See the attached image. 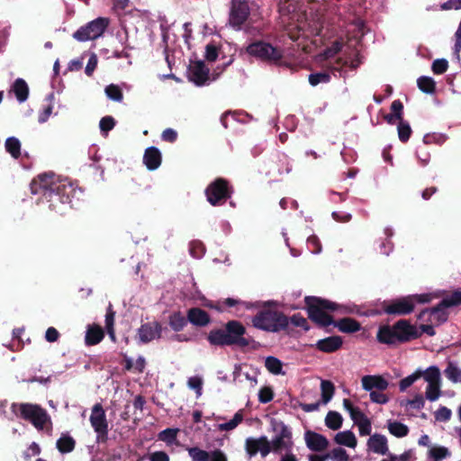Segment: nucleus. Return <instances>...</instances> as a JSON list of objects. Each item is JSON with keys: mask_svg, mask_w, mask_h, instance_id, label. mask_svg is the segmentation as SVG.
Wrapping results in <instances>:
<instances>
[{"mask_svg": "<svg viewBox=\"0 0 461 461\" xmlns=\"http://www.w3.org/2000/svg\"><path fill=\"white\" fill-rule=\"evenodd\" d=\"M206 339L212 347H249L252 349L258 347V342L247 334L246 327L237 320L229 321L221 328L211 330Z\"/></svg>", "mask_w": 461, "mask_h": 461, "instance_id": "f257e3e1", "label": "nucleus"}, {"mask_svg": "<svg viewBox=\"0 0 461 461\" xmlns=\"http://www.w3.org/2000/svg\"><path fill=\"white\" fill-rule=\"evenodd\" d=\"M421 337V332L408 320L401 319L393 325H383L376 333L377 341L388 346L403 344Z\"/></svg>", "mask_w": 461, "mask_h": 461, "instance_id": "f03ea898", "label": "nucleus"}, {"mask_svg": "<svg viewBox=\"0 0 461 461\" xmlns=\"http://www.w3.org/2000/svg\"><path fill=\"white\" fill-rule=\"evenodd\" d=\"M56 179L58 175L54 172H45L34 177L30 185L32 194H41L42 202L48 203L49 208L52 211L59 210L60 204H66L57 189L53 187Z\"/></svg>", "mask_w": 461, "mask_h": 461, "instance_id": "7ed1b4c3", "label": "nucleus"}, {"mask_svg": "<svg viewBox=\"0 0 461 461\" xmlns=\"http://www.w3.org/2000/svg\"><path fill=\"white\" fill-rule=\"evenodd\" d=\"M308 318L318 327L327 328L334 322L330 312L338 310V304L317 296L304 298Z\"/></svg>", "mask_w": 461, "mask_h": 461, "instance_id": "20e7f679", "label": "nucleus"}, {"mask_svg": "<svg viewBox=\"0 0 461 461\" xmlns=\"http://www.w3.org/2000/svg\"><path fill=\"white\" fill-rule=\"evenodd\" d=\"M251 322L256 329L277 333L288 328L289 318L280 311L263 309L257 312Z\"/></svg>", "mask_w": 461, "mask_h": 461, "instance_id": "39448f33", "label": "nucleus"}, {"mask_svg": "<svg viewBox=\"0 0 461 461\" xmlns=\"http://www.w3.org/2000/svg\"><path fill=\"white\" fill-rule=\"evenodd\" d=\"M11 411L17 417L31 422L38 430H42L51 420L47 411L39 404L29 402H13Z\"/></svg>", "mask_w": 461, "mask_h": 461, "instance_id": "423d86ee", "label": "nucleus"}, {"mask_svg": "<svg viewBox=\"0 0 461 461\" xmlns=\"http://www.w3.org/2000/svg\"><path fill=\"white\" fill-rule=\"evenodd\" d=\"M247 52L262 61L276 66L288 67V64L284 61V50L279 47H275L272 44L258 41L250 43L247 47Z\"/></svg>", "mask_w": 461, "mask_h": 461, "instance_id": "0eeeda50", "label": "nucleus"}, {"mask_svg": "<svg viewBox=\"0 0 461 461\" xmlns=\"http://www.w3.org/2000/svg\"><path fill=\"white\" fill-rule=\"evenodd\" d=\"M204 194L211 205L220 206L231 197L233 187L227 179L217 177L207 185Z\"/></svg>", "mask_w": 461, "mask_h": 461, "instance_id": "6e6552de", "label": "nucleus"}, {"mask_svg": "<svg viewBox=\"0 0 461 461\" xmlns=\"http://www.w3.org/2000/svg\"><path fill=\"white\" fill-rule=\"evenodd\" d=\"M108 24L109 20L107 18L98 17L81 26L73 33V38L78 41L95 40L104 32Z\"/></svg>", "mask_w": 461, "mask_h": 461, "instance_id": "1a4fd4ad", "label": "nucleus"}, {"mask_svg": "<svg viewBox=\"0 0 461 461\" xmlns=\"http://www.w3.org/2000/svg\"><path fill=\"white\" fill-rule=\"evenodd\" d=\"M89 421L94 431L96 433V441L98 443L106 442L108 439L109 428L105 411L101 403H95L93 406Z\"/></svg>", "mask_w": 461, "mask_h": 461, "instance_id": "9d476101", "label": "nucleus"}, {"mask_svg": "<svg viewBox=\"0 0 461 461\" xmlns=\"http://www.w3.org/2000/svg\"><path fill=\"white\" fill-rule=\"evenodd\" d=\"M274 430L277 433L270 442L271 451L279 453L282 449L291 450L293 447L292 431L283 421L274 423Z\"/></svg>", "mask_w": 461, "mask_h": 461, "instance_id": "9b49d317", "label": "nucleus"}, {"mask_svg": "<svg viewBox=\"0 0 461 461\" xmlns=\"http://www.w3.org/2000/svg\"><path fill=\"white\" fill-rule=\"evenodd\" d=\"M250 14V9L246 0H231L229 15V23L231 27L240 30Z\"/></svg>", "mask_w": 461, "mask_h": 461, "instance_id": "f8f14e48", "label": "nucleus"}, {"mask_svg": "<svg viewBox=\"0 0 461 461\" xmlns=\"http://www.w3.org/2000/svg\"><path fill=\"white\" fill-rule=\"evenodd\" d=\"M382 310L389 315H407L413 312L414 305L410 296H404L382 303Z\"/></svg>", "mask_w": 461, "mask_h": 461, "instance_id": "ddd939ff", "label": "nucleus"}, {"mask_svg": "<svg viewBox=\"0 0 461 461\" xmlns=\"http://www.w3.org/2000/svg\"><path fill=\"white\" fill-rule=\"evenodd\" d=\"M461 304V291H455L451 295L443 298L438 304L429 309V313L439 322H444L447 320L448 312L447 309L453 306Z\"/></svg>", "mask_w": 461, "mask_h": 461, "instance_id": "4468645a", "label": "nucleus"}, {"mask_svg": "<svg viewBox=\"0 0 461 461\" xmlns=\"http://www.w3.org/2000/svg\"><path fill=\"white\" fill-rule=\"evenodd\" d=\"M245 450L250 457L258 452L262 457H266L271 452V444L266 436L258 438H248L245 441Z\"/></svg>", "mask_w": 461, "mask_h": 461, "instance_id": "2eb2a0df", "label": "nucleus"}, {"mask_svg": "<svg viewBox=\"0 0 461 461\" xmlns=\"http://www.w3.org/2000/svg\"><path fill=\"white\" fill-rule=\"evenodd\" d=\"M162 333V325L158 321L146 322L138 329L139 339L147 344L156 339H159Z\"/></svg>", "mask_w": 461, "mask_h": 461, "instance_id": "dca6fc26", "label": "nucleus"}, {"mask_svg": "<svg viewBox=\"0 0 461 461\" xmlns=\"http://www.w3.org/2000/svg\"><path fill=\"white\" fill-rule=\"evenodd\" d=\"M209 72L203 60L194 61L188 68V78L196 86H203L209 79Z\"/></svg>", "mask_w": 461, "mask_h": 461, "instance_id": "f3484780", "label": "nucleus"}, {"mask_svg": "<svg viewBox=\"0 0 461 461\" xmlns=\"http://www.w3.org/2000/svg\"><path fill=\"white\" fill-rule=\"evenodd\" d=\"M304 440L307 447L313 452L325 451L330 445L328 438L324 435L312 430L305 431Z\"/></svg>", "mask_w": 461, "mask_h": 461, "instance_id": "a211bd4d", "label": "nucleus"}, {"mask_svg": "<svg viewBox=\"0 0 461 461\" xmlns=\"http://www.w3.org/2000/svg\"><path fill=\"white\" fill-rule=\"evenodd\" d=\"M57 192L59 194L61 200L65 203H70L72 198L75 195L76 189L74 185L68 179H63L58 176V179L55 180V185H53Z\"/></svg>", "mask_w": 461, "mask_h": 461, "instance_id": "6ab92c4d", "label": "nucleus"}, {"mask_svg": "<svg viewBox=\"0 0 461 461\" xmlns=\"http://www.w3.org/2000/svg\"><path fill=\"white\" fill-rule=\"evenodd\" d=\"M361 382L363 389L369 392H372L373 389L383 392L389 385L388 381L381 375H365L362 377Z\"/></svg>", "mask_w": 461, "mask_h": 461, "instance_id": "aec40b11", "label": "nucleus"}, {"mask_svg": "<svg viewBox=\"0 0 461 461\" xmlns=\"http://www.w3.org/2000/svg\"><path fill=\"white\" fill-rule=\"evenodd\" d=\"M187 321L194 326L205 327L211 322V317L206 311L193 307L187 311Z\"/></svg>", "mask_w": 461, "mask_h": 461, "instance_id": "412c9836", "label": "nucleus"}, {"mask_svg": "<svg viewBox=\"0 0 461 461\" xmlns=\"http://www.w3.org/2000/svg\"><path fill=\"white\" fill-rule=\"evenodd\" d=\"M343 344L342 338L339 336H330L322 339H319L315 348L324 353H333L339 350Z\"/></svg>", "mask_w": 461, "mask_h": 461, "instance_id": "4be33fe9", "label": "nucleus"}, {"mask_svg": "<svg viewBox=\"0 0 461 461\" xmlns=\"http://www.w3.org/2000/svg\"><path fill=\"white\" fill-rule=\"evenodd\" d=\"M162 157L159 149L154 146L145 149L143 163L149 170H156L161 165Z\"/></svg>", "mask_w": 461, "mask_h": 461, "instance_id": "5701e85b", "label": "nucleus"}, {"mask_svg": "<svg viewBox=\"0 0 461 461\" xmlns=\"http://www.w3.org/2000/svg\"><path fill=\"white\" fill-rule=\"evenodd\" d=\"M368 447L376 454L385 455L388 452L387 438L381 434L372 435L367 441Z\"/></svg>", "mask_w": 461, "mask_h": 461, "instance_id": "b1692460", "label": "nucleus"}, {"mask_svg": "<svg viewBox=\"0 0 461 461\" xmlns=\"http://www.w3.org/2000/svg\"><path fill=\"white\" fill-rule=\"evenodd\" d=\"M331 325L337 327L339 330L343 333H355L361 330L360 322L350 317H345L339 321H334Z\"/></svg>", "mask_w": 461, "mask_h": 461, "instance_id": "393cba45", "label": "nucleus"}, {"mask_svg": "<svg viewBox=\"0 0 461 461\" xmlns=\"http://www.w3.org/2000/svg\"><path fill=\"white\" fill-rule=\"evenodd\" d=\"M104 337L103 329L98 325L89 326L85 337V343L87 346H94L100 343Z\"/></svg>", "mask_w": 461, "mask_h": 461, "instance_id": "a878e982", "label": "nucleus"}, {"mask_svg": "<svg viewBox=\"0 0 461 461\" xmlns=\"http://www.w3.org/2000/svg\"><path fill=\"white\" fill-rule=\"evenodd\" d=\"M334 442L339 446L355 448L357 444V438L351 430H345L337 433L334 437Z\"/></svg>", "mask_w": 461, "mask_h": 461, "instance_id": "bb28decb", "label": "nucleus"}, {"mask_svg": "<svg viewBox=\"0 0 461 461\" xmlns=\"http://www.w3.org/2000/svg\"><path fill=\"white\" fill-rule=\"evenodd\" d=\"M187 322V317L185 318L180 311L172 312L168 317V324L176 332L183 330Z\"/></svg>", "mask_w": 461, "mask_h": 461, "instance_id": "cd10ccee", "label": "nucleus"}, {"mask_svg": "<svg viewBox=\"0 0 461 461\" xmlns=\"http://www.w3.org/2000/svg\"><path fill=\"white\" fill-rule=\"evenodd\" d=\"M76 447V440L68 434H62L56 442V447L61 454L72 452Z\"/></svg>", "mask_w": 461, "mask_h": 461, "instance_id": "c85d7f7f", "label": "nucleus"}, {"mask_svg": "<svg viewBox=\"0 0 461 461\" xmlns=\"http://www.w3.org/2000/svg\"><path fill=\"white\" fill-rule=\"evenodd\" d=\"M12 90L19 102H24L29 95V87L25 80L17 78L13 84Z\"/></svg>", "mask_w": 461, "mask_h": 461, "instance_id": "c756f323", "label": "nucleus"}, {"mask_svg": "<svg viewBox=\"0 0 461 461\" xmlns=\"http://www.w3.org/2000/svg\"><path fill=\"white\" fill-rule=\"evenodd\" d=\"M5 150L14 158L17 159L21 157V142L16 137H9L5 142Z\"/></svg>", "mask_w": 461, "mask_h": 461, "instance_id": "7c9ffc66", "label": "nucleus"}, {"mask_svg": "<svg viewBox=\"0 0 461 461\" xmlns=\"http://www.w3.org/2000/svg\"><path fill=\"white\" fill-rule=\"evenodd\" d=\"M343 422L342 416L335 411H330L325 418V425L332 429L337 430L341 428Z\"/></svg>", "mask_w": 461, "mask_h": 461, "instance_id": "2f4dec72", "label": "nucleus"}, {"mask_svg": "<svg viewBox=\"0 0 461 461\" xmlns=\"http://www.w3.org/2000/svg\"><path fill=\"white\" fill-rule=\"evenodd\" d=\"M419 89L426 94H433L436 91V82L430 77L422 76L417 80Z\"/></svg>", "mask_w": 461, "mask_h": 461, "instance_id": "473e14b6", "label": "nucleus"}, {"mask_svg": "<svg viewBox=\"0 0 461 461\" xmlns=\"http://www.w3.org/2000/svg\"><path fill=\"white\" fill-rule=\"evenodd\" d=\"M388 430L396 438L406 437L410 431L408 426L400 421H390L388 423Z\"/></svg>", "mask_w": 461, "mask_h": 461, "instance_id": "72a5a7b5", "label": "nucleus"}, {"mask_svg": "<svg viewBox=\"0 0 461 461\" xmlns=\"http://www.w3.org/2000/svg\"><path fill=\"white\" fill-rule=\"evenodd\" d=\"M421 377L429 384L440 383V370L436 366L428 367L425 371L420 370Z\"/></svg>", "mask_w": 461, "mask_h": 461, "instance_id": "f704fd0d", "label": "nucleus"}, {"mask_svg": "<svg viewBox=\"0 0 461 461\" xmlns=\"http://www.w3.org/2000/svg\"><path fill=\"white\" fill-rule=\"evenodd\" d=\"M321 401L323 403H328L333 397L335 386L333 383L329 380H322L321 383Z\"/></svg>", "mask_w": 461, "mask_h": 461, "instance_id": "c9c22d12", "label": "nucleus"}, {"mask_svg": "<svg viewBox=\"0 0 461 461\" xmlns=\"http://www.w3.org/2000/svg\"><path fill=\"white\" fill-rule=\"evenodd\" d=\"M243 420V413L242 411H237L233 418L225 423H221L218 425V429L221 431H230L234 429L239 424H240Z\"/></svg>", "mask_w": 461, "mask_h": 461, "instance_id": "e433bc0d", "label": "nucleus"}, {"mask_svg": "<svg viewBox=\"0 0 461 461\" xmlns=\"http://www.w3.org/2000/svg\"><path fill=\"white\" fill-rule=\"evenodd\" d=\"M243 420V413L242 411H237L233 418L225 423H221L218 425V429L221 431H230L234 429L239 424H240Z\"/></svg>", "mask_w": 461, "mask_h": 461, "instance_id": "4c0bfd02", "label": "nucleus"}, {"mask_svg": "<svg viewBox=\"0 0 461 461\" xmlns=\"http://www.w3.org/2000/svg\"><path fill=\"white\" fill-rule=\"evenodd\" d=\"M243 420V413L242 411H237L233 418L225 423H221L218 425V429L221 431H230L234 429L239 424H240Z\"/></svg>", "mask_w": 461, "mask_h": 461, "instance_id": "58836bf2", "label": "nucleus"}, {"mask_svg": "<svg viewBox=\"0 0 461 461\" xmlns=\"http://www.w3.org/2000/svg\"><path fill=\"white\" fill-rule=\"evenodd\" d=\"M397 131H398L399 140L402 143H406L409 140V139L411 135V132H412L409 122L404 120L399 121L398 126H397Z\"/></svg>", "mask_w": 461, "mask_h": 461, "instance_id": "ea45409f", "label": "nucleus"}, {"mask_svg": "<svg viewBox=\"0 0 461 461\" xmlns=\"http://www.w3.org/2000/svg\"><path fill=\"white\" fill-rule=\"evenodd\" d=\"M107 97L115 102H122L123 99V94L121 87L117 85H108L104 89Z\"/></svg>", "mask_w": 461, "mask_h": 461, "instance_id": "a19ab883", "label": "nucleus"}, {"mask_svg": "<svg viewBox=\"0 0 461 461\" xmlns=\"http://www.w3.org/2000/svg\"><path fill=\"white\" fill-rule=\"evenodd\" d=\"M446 377L453 383H457L461 380V369L454 363L449 362L447 368L444 370Z\"/></svg>", "mask_w": 461, "mask_h": 461, "instance_id": "79ce46f5", "label": "nucleus"}, {"mask_svg": "<svg viewBox=\"0 0 461 461\" xmlns=\"http://www.w3.org/2000/svg\"><path fill=\"white\" fill-rule=\"evenodd\" d=\"M328 459L332 461H349V456L347 451L341 447H337L327 452Z\"/></svg>", "mask_w": 461, "mask_h": 461, "instance_id": "37998d69", "label": "nucleus"}, {"mask_svg": "<svg viewBox=\"0 0 461 461\" xmlns=\"http://www.w3.org/2000/svg\"><path fill=\"white\" fill-rule=\"evenodd\" d=\"M265 366L274 375H279L282 373L283 364L275 357H267L265 361Z\"/></svg>", "mask_w": 461, "mask_h": 461, "instance_id": "c03bdc74", "label": "nucleus"}, {"mask_svg": "<svg viewBox=\"0 0 461 461\" xmlns=\"http://www.w3.org/2000/svg\"><path fill=\"white\" fill-rule=\"evenodd\" d=\"M187 450L192 461H209L210 459V452L203 450L198 447H189Z\"/></svg>", "mask_w": 461, "mask_h": 461, "instance_id": "a18cd8bd", "label": "nucleus"}, {"mask_svg": "<svg viewBox=\"0 0 461 461\" xmlns=\"http://www.w3.org/2000/svg\"><path fill=\"white\" fill-rule=\"evenodd\" d=\"M450 456V452L446 447H433L429 450V457L434 461H441Z\"/></svg>", "mask_w": 461, "mask_h": 461, "instance_id": "49530a36", "label": "nucleus"}, {"mask_svg": "<svg viewBox=\"0 0 461 461\" xmlns=\"http://www.w3.org/2000/svg\"><path fill=\"white\" fill-rule=\"evenodd\" d=\"M330 78L329 72H318L310 74L308 80L311 86H316L320 83H329Z\"/></svg>", "mask_w": 461, "mask_h": 461, "instance_id": "de8ad7c7", "label": "nucleus"}, {"mask_svg": "<svg viewBox=\"0 0 461 461\" xmlns=\"http://www.w3.org/2000/svg\"><path fill=\"white\" fill-rule=\"evenodd\" d=\"M421 378L420 370L418 369L411 375L404 377L399 383L400 391L404 392L408 387H410L414 382L418 379Z\"/></svg>", "mask_w": 461, "mask_h": 461, "instance_id": "09e8293b", "label": "nucleus"}, {"mask_svg": "<svg viewBox=\"0 0 461 461\" xmlns=\"http://www.w3.org/2000/svg\"><path fill=\"white\" fill-rule=\"evenodd\" d=\"M178 429H166L159 432L158 434V439L162 440L167 444H172L176 439L177 436Z\"/></svg>", "mask_w": 461, "mask_h": 461, "instance_id": "8fccbe9b", "label": "nucleus"}, {"mask_svg": "<svg viewBox=\"0 0 461 461\" xmlns=\"http://www.w3.org/2000/svg\"><path fill=\"white\" fill-rule=\"evenodd\" d=\"M440 396V383L429 384L426 389V398L434 402Z\"/></svg>", "mask_w": 461, "mask_h": 461, "instance_id": "3c124183", "label": "nucleus"}, {"mask_svg": "<svg viewBox=\"0 0 461 461\" xmlns=\"http://www.w3.org/2000/svg\"><path fill=\"white\" fill-rule=\"evenodd\" d=\"M448 68V62L445 59H438L433 61L431 69L434 74H444Z\"/></svg>", "mask_w": 461, "mask_h": 461, "instance_id": "603ef678", "label": "nucleus"}, {"mask_svg": "<svg viewBox=\"0 0 461 461\" xmlns=\"http://www.w3.org/2000/svg\"><path fill=\"white\" fill-rule=\"evenodd\" d=\"M115 126V120L113 116L107 115L100 120L99 127L102 132L107 134Z\"/></svg>", "mask_w": 461, "mask_h": 461, "instance_id": "864d4df0", "label": "nucleus"}, {"mask_svg": "<svg viewBox=\"0 0 461 461\" xmlns=\"http://www.w3.org/2000/svg\"><path fill=\"white\" fill-rule=\"evenodd\" d=\"M274 398V391L269 386L262 387L258 392V401L261 403L270 402Z\"/></svg>", "mask_w": 461, "mask_h": 461, "instance_id": "5fc2aeb1", "label": "nucleus"}, {"mask_svg": "<svg viewBox=\"0 0 461 461\" xmlns=\"http://www.w3.org/2000/svg\"><path fill=\"white\" fill-rule=\"evenodd\" d=\"M289 321H291V323L294 326L300 327V328L303 329L305 331L310 330V326L308 324L307 320L303 315H301L300 313L294 314L289 319Z\"/></svg>", "mask_w": 461, "mask_h": 461, "instance_id": "6e6d98bb", "label": "nucleus"}, {"mask_svg": "<svg viewBox=\"0 0 461 461\" xmlns=\"http://www.w3.org/2000/svg\"><path fill=\"white\" fill-rule=\"evenodd\" d=\"M219 55V49L214 43H209L205 47V59L209 62H213L217 59Z\"/></svg>", "mask_w": 461, "mask_h": 461, "instance_id": "4d7b16f0", "label": "nucleus"}, {"mask_svg": "<svg viewBox=\"0 0 461 461\" xmlns=\"http://www.w3.org/2000/svg\"><path fill=\"white\" fill-rule=\"evenodd\" d=\"M307 244L309 249L314 253L318 254L321 251V244L317 236L312 235L307 239Z\"/></svg>", "mask_w": 461, "mask_h": 461, "instance_id": "13d9d810", "label": "nucleus"}, {"mask_svg": "<svg viewBox=\"0 0 461 461\" xmlns=\"http://www.w3.org/2000/svg\"><path fill=\"white\" fill-rule=\"evenodd\" d=\"M451 415H452L451 410L445 406H441L440 408H438V410L435 413L436 420H439V421L449 420L451 418Z\"/></svg>", "mask_w": 461, "mask_h": 461, "instance_id": "bf43d9fd", "label": "nucleus"}, {"mask_svg": "<svg viewBox=\"0 0 461 461\" xmlns=\"http://www.w3.org/2000/svg\"><path fill=\"white\" fill-rule=\"evenodd\" d=\"M342 49V43L339 41L332 42L330 47L327 48L324 51L326 58H332L337 55Z\"/></svg>", "mask_w": 461, "mask_h": 461, "instance_id": "052dcab7", "label": "nucleus"}, {"mask_svg": "<svg viewBox=\"0 0 461 461\" xmlns=\"http://www.w3.org/2000/svg\"><path fill=\"white\" fill-rule=\"evenodd\" d=\"M391 111H392V113H393V116H396L398 118V121L403 120L402 119L403 104L399 99L394 100L392 103Z\"/></svg>", "mask_w": 461, "mask_h": 461, "instance_id": "680f3d73", "label": "nucleus"}, {"mask_svg": "<svg viewBox=\"0 0 461 461\" xmlns=\"http://www.w3.org/2000/svg\"><path fill=\"white\" fill-rule=\"evenodd\" d=\"M97 62H98L97 56L95 53H93L90 56L89 59L87 61L86 69H85V73L86 74V76L92 77L94 71L95 70V68L97 67Z\"/></svg>", "mask_w": 461, "mask_h": 461, "instance_id": "e2e57ef3", "label": "nucleus"}, {"mask_svg": "<svg viewBox=\"0 0 461 461\" xmlns=\"http://www.w3.org/2000/svg\"><path fill=\"white\" fill-rule=\"evenodd\" d=\"M187 384L191 389L196 391L198 394H201V391L203 388V380L199 376H192L188 379Z\"/></svg>", "mask_w": 461, "mask_h": 461, "instance_id": "0e129e2a", "label": "nucleus"}, {"mask_svg": "<svg viewBox=\"0 0 461 461\" xmlns=\"http://www.w3.org/2000/svg\"><path fill=\"white\" fill-rule=\"evenodd\" d=\"M370 400L375 403L384 404L389 401V398L380 391H372L370 392Z\"/></svg>", "mask_w": 461, "mask_h": 461, "instance_id": "69168bd1", "label": "nucleus"}, {"mask_svg": "<svg viewBox=\"0 0 461 461\" xmlns=\"http://www.w3.org/2000/svg\"><path fill=\"white\" fill-rule=\"evenodd\" d=\"M424 398L421 394H416L411 400H408L406 405L411 406L413 409L420 410L424 407Z\"/></svg>", "mask_w": 461, "mask_h": 461, "instance_id": "338daca9", "label": "nucleus"}, {"mask_svg": "<svg viewBox=\"0 0 461 461\" xmlns=\"http://www.w3.org/2000/svg\"><path fill=\"white\" fill-rule=\"evenodd\" d=\"M209 461H228V458L221 449H214L210 452Z\"/></svg>", "mask_w": 461, "mask_h": 461, "instance_id": "774afa93", "label": "nucleus"}]
</instances>
